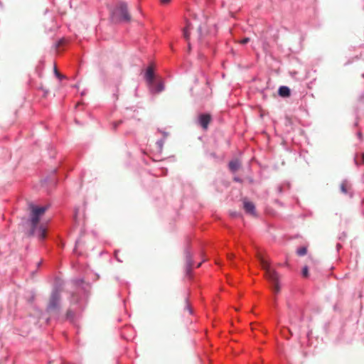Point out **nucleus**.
<instances>
[{
  "instance_id": "obj_15",
  "label": "nucleus",
  "mask_w": 364,
  "mask_h": 364,
  "mask_svg": "<svg viewBox=\"0 0 364 364\" xmlns=\"http://www.w3.org/2000/svg\"><path fill=\"white\" fill-rule=\"evenodd\" d=\"M186 260H187V263H188V266L191 267L192 266V257H191V256H190V255H186Z\"/></svg>"
},
{
  "instance_id": "obj_19",
  "label": "nucleus",
  "mask_w": 364,
  "mask_h": 364,
  "mask_svg": "<svg viewBox=\"0 0 364 364\" xmlns=\"http://www.w3.org/2000/svg\"><path fill=\"white\" fill-rule=\"evenodd\" d=\"M235 257V255H232V253H229L228 255V257L230 260H231V259H233V257Z\"/></svg>"
},
{
  "instance_id": "obj_10",
  "label": "nucleus",
  "mask_w": 364,
  "mask_h": 364,
  "mask_svg": "<svg viewBox=\"0 0 364 364\" xmlns=\"http://www.w3.org/2000/svg\"><path fill=\"white\" fill-rule=\"evenodd\" d=\"M291 90L288 86H280L279 89V95L281 96H289Z\"/></svg>"
},
{
  "instance_id": "obj_14",
  "label": "nucleus",
  "mask_w": 364,
  "mask_h": 364,
  "mask_svg": "<svg viewBox=\"0 0 364 364\" xmlns=\"http://www.w3.org/2000/svg\"><path fill=\"white\" fill-rule=\"evenodd\" d=\"M309 269L307 267V266H305L302 270V274L303 276H304L305 277H307V276L309 275Z\"/></svg>"
},
{
  "instance_id": "obj_3",
  "label": "nucleus",
  "mask_w": 364,
  "mask_h": 364,
  "mask_svg": "<svg viewBox=\"0 0 364 364\" xmlns=\"http://www.w3.org/2000/svg\"><path fill=\"white\" fill-rule=\"evenodd\" d=\"M112 18L114 20L130 21L132 16L128 11V5L124 1H120L112 11Z\"/></svg>"
},
{
  "instance_id": "obj_21",
  "label": "nucleus",
  "mask_w": 364,
  "mask_h": 364,
  "mask_svg": "<svg viewBox=\"0 0 364 364\" xmlns=\"http://www.w3.org/2000/svg\"><path fill=\"white\" fill-rule=\"evenodd\" d=\"M64 42V40L63 38H61V40H60L58 43H57V46H62L63 43Z\"/></svg>"
},
{
  "instance_id": "obj_4",
  "label": "nucleus",
  "mask_w": 364,
  "mask_h": 364,
  "mask_svg": "<svg viewBox=\"0 0 364 364\" xmlns=\"http://www.w3.org/2000/svg\"><path fill=\"white\" fill-rule=\"evenodd\" d=\"M60 301V295L58 291H55L52 294V296L49 300L48 305V309L50 311L58 310L59 307V303Z\"/></svg>"
},
{
  "instance_id": "obj_16",
  "label": "nucleus",
  "mask_w": 364,
  "mask_h": 364,
  "mask_svg": "<svg viewBox=\"0 0 364 364\" xmlns=\"http://www.w3.org/2000/svg\"><path fill=\"white\" fill-rule=\"evenodd\" d=\"M54 73L55 74V75L58 77H60V79H62V77H64V76H63V75H61L60 73H59L58 70L57 69V68H54Z\"/></svg>"
},
{
  "instance_id": "obj_2",
  "label": "nucleus",
  "mask_w": 364,
  "mask_h": 364,
  "mask_svg": "<svg viewBox=\"0 0 364 364\" xmlns=\"http://www.w3.org/2000/svg\"><path fill=\"white\" fill-rule=\"evenodd\" d=\"M262 268L266 271L267 278L273 284V291L279 292L280 290V285L279 284V274L274 269H272L267 260L264 259L263 257L257 256Z\"/></svg>"
},
{
  "instance_id": "obj_7",
  "label": "nucleus",
  "mask_w": 364,
  "mask_h": 364,
  "mask_svg": "<svg viewBox=\"0 0 364 364\" xmlns=\"http://www.w3.org/2000/svg\"><path fill=\"white\" fill-rule=\"evenodd\" d=\"M211 122V115L201 114L199 117V123L203 129H208V125Z\"/></svg>"
},
{
  "instance_id": "obj_5",
  "label": "nucleus",
  "mask_w": 364,
  "mask_h": 364,
  "mask_svg": "<svg viewBox=\"0 0 364 364\" xmlns=\"http://www.w3.org/2000/svg\"><path fill=\"white\" fill-rule=\"evenodd\" d=\"M145 79L147 81L151 92H152V87H154L155 83V75L153 67L147 68L145 73Z\"/></svg>"
},
{
  "instance_id": "obj_12",
  "label": "nucleus",
  "mask_w": 364,
  "mask_h": 364,
  "mask_svg": "<svg viewBox=\"0 0 364 364\" xmlns=\"http://www.w3.org/2000/svg\"><path fill=\"white\" fill-rule=\"evenodd\" d=\"M350 188V186H349L348 183H346V181H343L341 184V190L342 193H344L345 194H346V193H348Z\"/></svg>"
},
{
  "instance_id": "obj_8",
  "label": "nucleus",
  "mask_w": 364,
  "mask_h": 364,
  "mask_svg": "<svg viewBox=\"0 0 364 364\" xmlns=\"http://www.w3.org/2000/svg\"><path fill=\"white\" fill-rule=\"evenodd\" d=\"M164 89V82L162 80H155L152 87V92L154 93H159Z\"/></svg>"
},
{
  "instance_id": "obj_18",
  "label": "nucleus",
  "mask_w": 364,
  "mask_h": 364,
  "mask_svg": "<svg viewBox=\"0 0 364 364\" xmlns=\"http://www.w3.org/2000/svg\"><path fill=\"white\" fill-rule=\"evenodd\" d=\"M66 316H68V318H70V316H73L72 311H70V310H68L67 314H66Z\"/></svg>"
},
{
  "instance_id": "obj_9",
  "label": "nucleus",
  "mask_w": 364,
  "mask_h": 364,
  "mask_svg": "<svg viewBox=\"0 0 364 364\" xmlns=\"http://www.w3.org/2000/svg\"><path fill=\"white\" fill-rule=\"evenodd\" d=\"M241 164L238 159H235V161H231L229 164V168L231 171H236L240 168Z\"/></svg>"
},
{
  "instance_id": "obj_1",
  "label": "nucleus",
  "mask_w": 364,
  "mask_h": 364,
  "mask_svg": "<svg viewBox=\"0 0 364 364\" xmlns=\"http://www.w3.org/2000/svg\"><path fill=\"white\" fill-rule=\"evenodd\" d=\"M29 208L31 210L29 218V235H37L39 238L43 239L46 237V228L44 225L40 223V219L46 213L48 207L36 206V205H33V203H31L29 205Z\"/></svg>"
},
{
  "instance_id": "obj_22",
  "label": "nucleus",
  "mask_w": 364,
  "mask_h": 364,
  "mask_svg": "<svg viewBox=\"0 0 364 364\" xmlns=\"http://www.w3.org/2000/svg\"><path fill=\"white\" fill-rule=\"evenodd\" d=\"M171 0H161L162 4H168Z\"/></svg>"
},
{
  "instance_id": "obj_23",
  "label": "nucleus",
  "mask_w": 364,
  "mask_h": 364,
  "mask_svg": "<svg viewBox=\"0 0 364 364\" xmlns=\"http://www.w3.org/2000/svg\"><path fill=\"white\" fill-rule=\"evenodd\" d=\"M188 48L189 50H191V45L190 42L188 43Z\"/></svg>"
},
{
  "instance_id": "obj_20",
  "label": "nucleus",
  "mask_w": 364,
  "mask_h": 364,
  "mask_svg": "<svg viewBox=\"0 0 364 364\" xmlns=\"http://www.w3.org/2000/svg\"><path fill=\"white\" fill-rule=\"evenodd\" d=\"M198 33H199V37H201V36H202V27H201V26L198 28Z\"/></svg>"
},
{
  "instance_id": "obj_6",
  "label": "nucleus",
  "mask_w": 364,
  "mask_h": 364,
  "mask_svg": "<svg viewBox=\"0 0 364 364\" xmlns=\"http://www.w3.org/2000/svg\"><path fill=\"white\" fill-rule=\"evenodd\" d=\"M243 208L245 209L246 213L253 215H256L255 206L254 203H250V201H247V200H244Z\"/></svg>"
},
{
  "instance_id": "obj_13",
  "label": "nucleus",
  "mask_w": 364,
  "mask_h": 364,
  "mask_svg": "<svg viewBox=\"0 0 364 364\" xmlns=\"http://www.w3.org/2000/svg\"><path fill=\"white\" fill-rule=\"evenodd\" d=\"M307 247H299L297 249V254L298 255H305V254L307 253Z\"/></svg>"
},
{
  "instance_id": "obj_17",
  "label": "nucleus",
  "mask_w": 364,
  "mask_h": 364,
  "mask_svg": "<svg viewBox=\"0 0 364 364\" xmlns=\"http://www.w3.org/2000/svg\"><path fill=\"white\" fill-rule=\"evenodd\" d=\"M250 38H244L240 40V44H246V43L250 42Z\"/></svg>"
},
{
  "instance_id": "obj_25",
  "label": "nucleus",
  "mask_w": 364,
  "mask_h": 364,
  "mask_svg": "<svg viewBox=\"0 0 364 364\" xmlns=\"http://www.w3.org/2000/svg\"><path fill=\"white\" fill-rule=\"evenodd\" d=\"M201 266V263L198 264V267Z\"/></svg>"
},
{
  "instance_id": "obj_11",
  "label": "nucleus",
  "mask_w": 364,
  "mask_h": 364,
  "mask_svg": "<svg viewBox=\"0 0 364 364\" xmlns=\"http://www.w3.org/2000/svg\"><path fill=\"white\" fill-rule=\"evenodd\" d=\"M191 23H186V26L185 28H183V37L186 41H189L190 39V29H191Z\"/></svg>"
},
{
  "instance_id": "obj_24",
  "label": "nucleus",
  "mask_w": 364,
  "mask_h": 364,
  "mask_svg": "<svg viewBox=\"0 0 364 364\" xmlns=\"http://www.w3.org/2000/svg\"><path fill=\"white\" fill-rule=\"evenodd\" d=\"M362 161L364 164V154H362Z\"/></svg>"
}]
</instances>
